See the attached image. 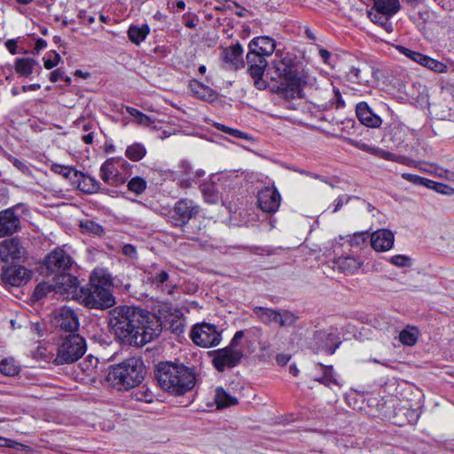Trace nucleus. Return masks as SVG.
Listing matches in <instances>:
<instances>
[{
  "mask_svg": "<svg viewBox=\"0 0 454 454\" xmlns=\"http://www.w3.org/2000/svg\"><path fill=\"white\" fill-rule=\"evenodd\" d=\"M321 366L324 369V374L321 378L317 379V380L320 383H323L329 387H331L332 384L338 385L337 380L334 379L333 374V367L332 366L325 367L323 365H321Z\"/></svg>",
  "mask_w": 454,
  "mask_h": 454,
  "instance_id": "c03bdc74",
  "label": "nucleus"
},
{
  "mask_svg": "<svg viewBox=\"0 0 454 454\" xmlns=\"http://www.w3.org/2000/svg\"><path fill=\"white\" fill-rule=\"evenodd\" d=\"M123 159L111 158L106 160L100 167V177L109 185L116 186L125 182L124 178L119 176V167L127 165Z\"/></svg>",
  "mask_w": 454,
  "mask_h": 454,
  "instance_id": "9b49d317",
  "label": "nucleus"
},
{
  "mask_svg": "<svg viewBox=\"0 0 454 454\" xmlns=\"http://www.w3.org/2000/svg\"><path fill=\"white\" fill-rule=\"evenodd\" d=\"M66 80L70 82V78L65 76V72L60 69H56L51 73L50 81L56 82L58 81Z\"/></svg>",
  "mask_w": 454,
  "mask_h": 454,
  "instance_id": "6e6d98bb",
  "label": "nucleus"
},
{
  "mask_svg": "<svg viewBox=\"0 0 454 454\" xmlns=\"http://www.w3.org/2000/svg\"><path fill=\"white\" fill-rule=\"evenodd\" d=\"M395 49L403 55L406 56L410 59L413 60L418 64L423 63L422 60L425 57L424 54L410 50L403 45H395Z\"/></svg>",
  "mask_w": 454,
  "mask_h": 454,
  "instance_id": "37998d69",
  "label": "nucleus"
},
{
  "mask_svg": "<svg viewBox=\"0 0 454 454\" xmlns=\"http://www.w3.org/2000/svg\"><path fill=\"white\" fill-rule=\"evenodd\" d=\"M215 403L218 409L228 408L238 403V398L231 395L223 387H219L215 389Z\"/></svg>",
  "mask_w": 454,
  "mask_h": 454,
  "instance_id": "7c9ffc66",
  "label": "nucleus"
},
{
  "mask_svg": "<svg viewBox=\"0 0 454 454\" xmlns=\"http://www.w3.org/2000/svg\"><path fill=\"white\" fill-rule=\"evenodd\" d=\"M356 114L359 121L366 127L379 128L382 123L381 118L372 111L366 102L356 105Z\"/></svg>",
  "mask_w": 454,
  "mask_h": 454,
  "instance_id": "b1692460",
  "label": "nucleus"
},
{
  "mask_svg": "<svg viewBox=\"0 0 454 454\" xmlns=\"http://www.w3.org/2000/svg\"><path fill=\"white\" fill-rule=\"evenodd\" d=\"M190 338L195 345L207 348L220 344L222 333L216 325L204 322L192 326Z\"/></svg>",
  "mask_w": 454,
  "mask_h": 454,
  "instance_id": "423d86ee",
  "label": "nucleus"
},
{
  "mask_svg": "<svg viewBox=\"0 0 454 454\" xmlns=\"http://www.w3.org/2000/svg\"><path fill=\"white\" fill-rule=\"evenodd\" d=\"M81 228L84 232H90L97 235H100L103 232L102 226L90 220L81 222Z\"/></svg>",
  "mask_w": 454,
  "mask_h": 454,
  "instance_id": "a18cd8bd",
  "label": "nucleus"
},
{
  "mask_svg": "<svg viewBox=\"0 0 454 454\" xmlns=\"http://www.w3.org/2000/svg\"><path fill=\"white\" fill-rule=\"evenodd\" d=\"M199 212V207L189 200H178L173 209L171 221L176 226L185 225Z\"/></svg>",
  "mask_w": 454,
  "mask_h": 454,
  "instance_id": "f8f14e48",
  "label": "nucleus"
},
{
  "mask_svg": "<svg viewBox=\"0 0 454 454\" xmlns=\"http://www.w3.org/2000/svg\"><path fill=\"white\" fill-rule=\"evenodd\" d=\"M0 372L6 376H13L19 372V367L12 359H4L0 363Z\"/></svg>",
  "mask_w": 454,
  "mask_h": 454,
  "instance_id": "79ce46f5",
  "label": "nucleus"
},
{
  "mask_svg": "<svg viewBox=\"0 0 454 454\" xmlns=\"http://www.w3.org/2000/svg\"><path fill=\"white\" fill-rule=\"evenodd\" d=\"M122 253L129 258H135L137 255V250L135 247L130 244H126L123 246Z\"/></svg>",
  "mask_w": 454,
  "mask_h": 454,
  "instance_id": "4d7b16f0",
  "label": "nucleus"
},
{
  "mask_svg": "<svg viewBox=\"0 0 454 454\" xmlns=\"http://www.w3.org/2000/svg\"><path fill=\"white\" fill-rule=\"evenodd\" d=\"M242 356L243 353L241 350L228 346L216 352L213 364L217 371L223 372L227 367L237 365Z\"/></svg>",
  "mask_w": 454,
  "mask_h": 454,
  "instance_id": "4468645a",
  "label": "nucleus"
},
{
  "mask_svg": "<svg viewBox=\"0 0 454 454\" xmlns=\"http://www.w3.org/2000/svg\"><path fill=\"white\" fill-rule=\"evenodd\" d=\"M401 8L399 0H373L372 10L387 15H395Z\"/></svg>",
  "mask_w": 454,
  "mask_h": 454,
  "instance_id": "c756f323",
  "label": "nucleus"
},
{
  "mask_svg": "<svg viewBox=\"0 0 454 454\" xmlns=\"http://www.w3.org/2000/svg\"><path fill=\"white\" fill-rule=\"evenodd\" d=\"M247 72L254 80V86L259 90L267 87V82L262 79L268 61L263 56L258 55L248 50L247 54Z\"/></svg>",
  "mask_w": 454,
  "mask_h": 454,
  "instance_id": "1a4fd4ad",
  "label": "nucleus"
},
{
  "mask_svg": "<svg viewBox=\"0 0 454 454\" xmlns=\"http://www.w3.org/2000/svg\"><path fill=\"white\" fill-rule=\"evenodd\" d=\"M335 266L345 274H354L362 266L363 262L353 256L339 257L334 261Z\"/></svg>",
  "mask_w": 454,
  "mask_h": 454,
  "instance_id": "bb28decb",
  "label": "nucleus"
},
{
  "mask_svg": "<svg viewBox=\"0 0 454 454\" xmlns=\"http://www.w3.org/2000/svg\"><path fill=\"white\" fill-rule=\"evenodd\" d=\"M72 257L62 248L53 250L45 258V267L49 273L60 275L66 273L74 265Z\"/></svg>",
  "mask_w": 454,
  "mask_h": 454,
  "instance_id": "9d476101",
  "label": "nucleus"
},
{
  "mask_svg": "<svg viewBox=\"0 0 454 454\" xmlns=\"http://www.w3.org/2000/svg\"><path fill=\"white\" fill-rule=\"evenodd\" d=\"M254 314L264 325L278 324L281 327H289L295 324L297 317L289 310H277L264 307H254Z\"/></svg>",
  "mask_w": 454,
  "mask_h": 454,
  "instance_id": "6e6552de",
  "label": "nucleus"
},
{
  "mask_svg": "<svg viewBox=\"0 0 454 454\" xmlns=\"http://www.w3.org/2000/svg\"><path fill=\"white\" fill-rule=\"evenodd\" d=\"M18 209L19 205L0 212V236L12 235L20 229Z\"/></svg>",
  "mask_w": 454,
  "mask_h": 454,
  "instance_id": "6ab92c4d",
  "label": "nucleus"
},
{
  "mask_svg": "<svg viewBox=\"0 0 454 454\" xmlns=\"http://www.w3.org/2000/svg\"><path fill=\"white\" fill-rule=\"evenodd\" d=\"M108 325L111 333L122 343L141 347L160 333L163 322L147 310L118 306L109 311Z\"/></svg>",
  "mask_w": 454,
  "mask_h": 454,
  "instance_id": "f257e3e1",
  "label": "nucleus"
},
{
  "mask_svg": "<svg viewBox=\"0 0 454 454\" xmlns=\"http://www.w3.org/2000/svg\"><path fill=\"white\" fill-rule=\"evenodd\" d=\"M372 154L390 161H396L398 159L395 154L378 147H373L372 150Z\"/></svg>",
  "mask_w": 454,
  "mask_h": 454,
  "instance_id": "09e8293b",
  "label": "nucleus"
},
{
  "mask_svg": "<svg viewBox=\"0 0 454 454\" xmlns=\"http://www.w3.org/2000/svg\"><path fill=\"white\" fill-rule=\"evenodd\" d=\"M371 71L367 66L363 68L352 67L347 74V79L351 82L366 85L369 83Z\"/></svg>",
  "mask_w": 454,
  "mask_h": 454,
  "instance_id": "cd10ccee",
  "label": "nucleus"
},
{
  "mask_svg": "<svg viewBox=\"0 0 454 454\" xmlns=\"http://www.w3.org/2000/svg\"><path fill=\"white\" fill-rule=\"evenodd\" d=\"M388 262L397 267H407L411 264L410 257L403 254H397L389 257Z\"/></svg>",
  "mask_w": 454,
  "mask_h": 454,
  "instance_id": "de8ad7c7",
  "label": "nucleus"
},
{
  "mask_svg": "<svg viewBox=\"0 0 454 454\" xmlns=\"http://www.w3.org/2000/svg\"><path fill=\"white\" fill-rule=\"evenodd\" d=\"M403 178H404L405 180H408L413 184H423L426 186V184H427V179L426 178H423V177H420L419 176H416V175H412V174H410V173H403L402 175Z\"/></svg>",
  "mask_w": 454,
  "mask_h": 454,
  "instance_id": "5fc2aeb1",
  "label": "nucleus"
},
{
  "mask_svg": "<svg viewBox=\"0 0 454 454\" xmlns=\"http://www.w3.org/2000/svg\"><path fill=\"white\" fill-rule=\"evenodd\" d=\"M228 134L229 135H231L235 137H240V138H244V139H248V135L239 130V129H231L230 128L228 129Z\"/></svg>",
  "mask_w": 454,
  "mask_h": 454,
  "instance_id": "680f3d73",
  "label": "nucleus"
},
{
  "mask_svg": "<svg viewBox=\"0 0 454 454\" xmlns=\"http://www.w3.org/2000/svg\"><path fill=\"white\" fill-rule=\"evenodd\" d=\"M145 369L141 359L129 357L113 366L107 375L110 384L119 390L138 386L144 380Z\"/></svg>",
  "mask_w": 454,
  "mask_h": 454,
  "instance_id": "20e7f679",
  "label": "nucleus"
},
{
  "mask_svg": "<svg viewBox=\"0 0 454 454\" xmlns=\"http://www.w3.org/2000/svg\"><path fill=\"white\" fill-rule=\"evenodd\" d=\"M53 59L43 58L44 67L48 70L56 67L61 60V57L56 51H52Z\"/></svg>",
  "mask_w": 454,
  "mask_h": 454,
  "instance_id": "603ef678",
  "label": "nucleus"
},
{
  "mask_svg": "<svg viewBox=\"0 0 454 454\" xmlns=\"http://www.w3.org/2000/svg\"><path fill=\"white\" fill-rule=\"evenodd\" d=\"M127 112L132 116L134 117V119L136 120L137 117L142 113L140 112L139 110L136 109V108H133V107H129L128 106L126 108Z\"/></svg>",
  "mask_w": 454,
  "mask_h": 454,
  "instance_id": "774afa93",
  "label": "nucleus"
},
{
  "mask_svg": "<svg viewBox=\"0 0 454 454\" xmlns=\"http://www.w3.org/2000/svg\"><path fill=\"white\" fill-rule=\"evenodd\" d=\"M276 49V42L270 36H258L248 43V50L264 58L271 56Z\"/></svg>",
  "mask_w": 454,
  "mask_h": 454,
  "instance_id": "5701e85b",
  "label": "nucleus"
},
{
  "mask_svg": "<svg viewBox=\"0 0 454 454\" xmlns=\"http://www.w3.org/2000/svg\"><path fill=\"white\" fill-rule=\"evenodd\" d=\"M56 325L61 330L74 333L78 330L79 320L75 312L70 308H61L55 316Z\"/></svg>",
  "mask_w": 454,
  "mask_h": 454,
  "instance_id": "412c9836",
  "label": "nucleus"
},
{
  "mask_svg": "<svg viewBox=\"0 0 454 454\" xmlns=\"http://www.w3.org/2000/svg\"><path fill=\"white\" fill-rule=\"evenodd\" d=\"M155 376L163 390L176 395H184L195 385L194 373L183 364L160 363Z\"/></svg>",
  "mask_w": 454,
  "mask_h": 454,
  "instance_id": "7ed1b4c3",
  "label": "nucleus"
},
{
  "mask_svg": "<svg viewBox=\"0 0 454 454\" xmlns=\"http://www.w3.org/2000/svg\"><path fill=\"white\" fill-rule=\"evenodd\" d=\"M54 286L55 285L53 286L46 282L39 283L33 292L34 300L39 301L43 299L50 292L55 290Z\"/></svg>",
  "mask_w": 454,
  "mask_h": 454,
  "instance_id": "a19ab883",
  "label": "nucleus"
},
{
  "mask_svg": "<svg viewBox=\"0 0 454 454\" xmlns=\"http://www.w3.org/2000/svg\"><path fill=\"white\" fill-rule=\"evenodd\" d=\"M51 170L67 179H70L73 183L75 177H79V171L68 166L54 163L51 165Z\"/></svg>",
  "mask_w": 454,
  "mask_h": 454,
  "instance_id": "c9c22d12",
  "label": "nucleus"
},
{
  "mask_svg": "<svg viewBox=\"0 0 454 454\" xmlns=\"http://www.w3.org/2000/svg\"><path fill=\"white\" fill-rule=\"evenodd\" d=\"M290 358H291V356L289 355L279 354V355L277 356L276 360H277V363L279 365L284 366V365H286L288 363Z\"/></svg>",
  "mask_w": 454,
  "mask_h": 454,
  "instance_id": "e2e57ef3",
  "label": "nucleus"
},
{
  "mask_svg": "<svg viewBox=\"0 0 454 454\" xmlns=\"http://www.w3.org/2000/svg\"><path fill=\"white\" fill-rule=\"evenodd\" d=\"M201 191L206 202L215 204L221 200V196L213 185H204Z\"/></svg>",
  "mask_w": 454,
  "mask_h": 454,
  "instance_id": "ea45409f",
  "label": "nucleus"
},
{
  "mask_svg": "<svg viewBox=\"0 0 454 454\" xmlns=\"http://www.w3.org/2000/svg\"><path fill=\"white\" fill-rule=\"evenodd\" d=\"M31 278V271L24 266L15 265L3 269L1 279L4 284L20 286Z\"/></svg>",
  "mask_w": 454,
  "mask_h": 454,
  "instance_id": "dca6fc26",
  "label": "nucleus"
},
{
  "mask_svg": "<svg viewBox=\"0 0 454 454\" xmlns=\"http://www.w3.org/2000/svg\"><path fill=\"white\" fill-rule=\"evenodd\" d=\"M25 250L17 239H7L0 243V259L9 262L24 255Z\"/></svg>",
  "mask_w": 454,
  "mask_h": 454,
  "instance_id": "aec40b11",
  "label": "nucleus"
},
{
  "mask_svg": "<svg viewBox=\"0 0 454 454\" xmlns=\"http://www.w3.org/2000/svg\"><path fill=\"white\" fill-rule=\"evenodd\" d=\"M88 361H85L82 364V370L86 372L88 375L91 374L92 371L97 367L98 365V359L93 356H89Z\"/></svg>",
  "mask_w": 454,
  "mask_h": 454,
  "instance_id": "864d4df0",
  "label": "nucleus"
},
{
  "mask_svg": "<svg viewBox=\"0 0 454 454\" xmlns=\"http://www.w3.org/2000/svg\"><path fill=\"white\" fill-rule=\"evenodd\" d=\"M133 398L139 402L152 403L153 395L148 389L138 390L132 395Z\"/></svg>",
  "mask_w": 454,
  "mask_h": 454,
  "instance_id": "3c124183",
  "label": "nucleus"
},
{
  "mask_svg": "<svg viewBox=\"0 0 454 454\" xmlns=\"http://www.w3.org/2000/svg\"><path fill=\"white\" fill-rule=\"evenodd\" d=\"M192 92L199 98L209 100L213 98V91L200 82L193 81L190 84Z\"/></svg>",
  "mask_w": 454,
  "mask_h": 454,
  "instance_id": "f704fd0d",
  "label": "nucleus"
},
{
  "mask_svg": "<svg viewBox=\"0 0 454 454\" xmlns=\"http://www.w3.org/2000/svg\"><path fill=\"white\" fill-rule=\"evenodd\" d=\"M146 154L145 147L139 143H134L126 149L125 155L133 161L142 160Z\"/></svg>",
  "mask_w": 454,
  "mask_h": 454,
  "instance_id": "72a5a7b5",
  "label": "nucleus"
},
{
  "mask_svg": "<svg viewBox=\"0 0 454 454\" xmlns=\"http://www.w3.org/2000/svg\"><path fill=\"white\" fill-rule=\"evenodd\" d=\"M394 242L395 235L387 229L377 230L371 235V246L376 252L390 250L394 246Z\"/></svg>",
  "mask_w": 454,
  "mask_h": 454,
  "instance_id": "4be33fe9",
  "label": "nucleus"
},
{
  "mask_svg": "<svg viewBox=\"0 0 454 454\" xmlns=\"http://www.w3.org/2000/svg\"><path fill=\"white\" fill-rule=\"evenodd\" d=\"M47 46V43L45 40L39 38L35 42V50L39 52L41 50L44 49Z\"/></svg>",
  "mask_w": 454,
  "mask_h": 454,
  "instance_id": "0e129e2a",
  "label": "nucleus"
},
{
  "mask_svg": "<svg viewBox=\"0 0 454 454\" xmlns=\"http://www.w3.org/2000/svg\"><path fill=\"white\" fill-rule=\"evenodd\" d=\"M349 200V197H344V196H339L337 200H335V206L333 210V213L339 211L340 207L345 204L348 203Z\"/></svg>",
  "mask_w": 454,
  "mask_h": 454,
  "instance_id": "bf43d9fd",
  "label": "nucleus"
},
{
  "mask_svg": "<svg viewBox=\"0 0 454 454\" xmlns=\"http://www.w3.org/2000/svg\"><path fill=\"white\" fill-rule=\"evenodd\" d=\"M319 56L321 57V59H323V61L325 63H327L328 59L331 57V53L327 50H325V49H320L319 50Z\"/></svg>",
  "mask_w": 454,
  "mask_h": 454,
  "instance_id": "69168bd1",
  "label": "nucleus"
},
{
  "mask_svg": "<svg viewBox=\"0 0 454 454\" xmlns=\"http://www.w3.org/2000/svg\"><path fill=\"white\" fill-rule=\"evenodd\" d=\"M268 74L270 75L271 81L277 82L272 86L274 91L287 99L302 98V87L307 81L298 76L293 59L287 54L276 53Z\"/></svg>",
  "mask_w": 454,
  "mask_h": 454,
  "instance_id": "f03ea898",
  "label": "nucleus"
},
{
  "mask_svg": "<svg viewBox=\"0 0 454 454\" xmlns=\"http://www.w3.org/2000/svg\"><path fill=\"white\" fill-rule=\"evenodd\" d=\"M223 66L226 69L237 70L245 67L243 59V48L237 43L230 47L224 48L221 53Z\"/></svg>",
  "mask_w": 454,
  "mask_h": 454,
  "instance_id": "f3484780",
  "label": "nucleus"
},
{
  "mask_svg": "<svg viewBox=\"0 0 454 454\" xmlns=\"http://www.w3.org/2000/svg\"><path fill=\"white\" fill-rule=\"evenodd\" d=\"M36 65V61L33 59H18L15 62V71L21 76H29Z\"/></svg>",
  "mask_w": 454,
  "mask_h": 454,
  "instance_id": "2f4dec72",
  "label": "nucleus"
},
{
  "mask_svg": "<svg viewBox=\"0 0 454 454\" xmlns=\"http://www.w3.org/2000/svg\"><path fill=\"white\" fill-rule=\"evenodd\" d=\"M135 121L139 125H143V126H146V127L150 126L153 123V121L151 120V118L148 117L147 115H145V114H143V113H141L137 117V119Z\"/></svg>",
  "mask_w": 454,
  "mask_h": 454,
  "instance_id": "13d9d810",
  "label": "nucleus"
},
{
  "mask_svg": "<svg viewBox=\"0 0 454 454\" xmlns=\"http://www.w3.org/2000/svg\"><path fill=\"white\" fill-rule=\"evenodd\" d=\"M364 240H365L364 234L357 233L353 236L351 242L358 244L360 241L364 242Z\"/></svg>",
  "mask_w": 454,
  "mask_h": 454,
  "instance_id": "338daca9",
  "label": "nucleus"
},
{
  "mask_svg": "<svg viewBox=\"0 0 454 454\" xmlns=\"http://www.w3.org/2000/svg\"><path fill=\"white\" fill-rule=\"evenodd\" d=\"M423 63L420 65L423 67H426L429 68L430 70H433L437 73H446L448 71V67L444 63L436 60L434 59H432L427 55H425L423 60Z\"/></svg>",
  "mask_w": 454,
  "mask_h": 454,
  "instance_id": "4c0bfd02",
  "label": "nucleus"
},
{
  "mask_svg": "<svg viewBox=\"0 0 454 454\" xmlns=\"http://www.w3.org/2000/svg\"><path fill=\"white\" fill-rule=\"evenodd\" d=\"M244 335H245V332L244 331H238L234 334V336H233V338H232L229 347H232L233 348H236V346L238 345L239 340L244 337Z\"/></svg>",
  "mask_w": 454,
  "mask_h": 454,
  "instance_id": "052dcab7",
  "label": "nucleus"
},
{
  "mask_svg": "<svg viewBox=\"0 0 454 454\" xmlns=\"http://www.w3.org/2000/svg\"><path fill=\"white\" fill-rule=\"evenodd\" d=\"M149 31L147 25L142 27L131 26L128 30L129 38L132 43L139 44L146 38Z\"/></svg>",
  "mask_w": 454,
  "mask_h": 454,
  "instance_id": "473e14b6",
  "label": "nucleus"
},
{
  "mask_svg": "<svg viewBox=\"0 0 454 454\" xmlns=\"http://www.w3.org/2000/svg\"><path fill=\"white\" fill-rule=\"evenodd\" d=\"M79 303L90 309H107L114 304L112 293L98 291L90 286L81 287L76 300Z\"/></svg>",
  "mask_w": 454,
  "mask_h": 454,
  "instance_id": "0eeeda50",
  "label": "nucleus"
},
{
  "mask_svg": "<svg viewBox=\"0 0 454 454\" xmlns=\"http://www.w3.org/2000/svg\"><path fill=\"white\" fill-rule=\"evenodd\" d=\"M127 186L129 192L140 195L145 191L147 184L144 178L135 176L129 181Z\"/></svg>",
  "mask_w": 454,
  "mask_h": 454,
  "instance_id": "58836bf2",
  "label": "nucleus"
},
{
  "mask_svg": "<svg viewBox=\"0 0 454 454\" xmlns=\"http://www.w3.org/2000/svg\"><path fill=\"white\" fill-rule=\"evenodd\" d=\"M54 288L57 293L65 295L66 299L77 300L80 290L78 280L71 274L58 275Z\"/></svg>",
  "mask_w": 454,
  "mask_h": 454,
  "instance_id": "a211bd4d",
  "label": "nucleus"
},
{
  "mask_svg": "<svg viewBox=\"0 0 454 454\" xmlns=\"http://www.w3.org/2000/svg\"><path fill=\"white\" fill-rule=\"evenodd\" d=\"M281 201L280 193L275 187H264L257 195V203L262 211L269 214L275 213Z\"/></svg>",
  "mask_w": 454,
  "mask_h": 454,
  "instance_id": "2eb2a0df",
  "label": "nucleus"
},
{
  "mask_svg": "<svg viewBox=\"0 0 454 454\" xmlns=\"http://www.w3.org/2000/svg\"><path fill=\"white\" fill-rule=\"evenodd\" d=\"M147 282L161 293L172 294L176 288V285L171 283L168 272L161 268L152 267L147 273Z\"/></svg>",
  "mask_w": 454,
  "mask_h": 454,
  "instance_id": "ddd939ff",
  "label": "nucleus"
},
{
  "mask_svg": "<svg viewBox=\"0 0 454 454\" xmlns=\"http://www.w3.org/2000/svg\"><path fill=\"white\" fill-rule=\"evenodd\" d=\"M86 349L85 340L81 335L69 334L59 344L54 362L57 364L74 363L85 354Z\"/></svg>",
  "mask_w": 454,
  "mask_h": 454,
  "instance_id": "39448f33",
  "label": "nucleus"
},
{
  "mask_svg": "<svg viewBox=\"0 0 454 454\" xmlns=\"http://www.w3.org/2000/svg\"><path fill=\"white\" fill-rule=\"evenodd\" d=\"M88 286L98 289L101 293L103 291L111 293L113 284L110 275L105 270L98 269L92 272Z\"/></svg>",
  "mask_w": 454,
  "mask_h": 454,
  "instance_id": "393cba45",
  "label": "nucleus"
},
{
  "mask_svg": "<svg viewBox=\"0 0 454 454\" xmlns=\"http://www.w3.org/2000/svg\"><path fill=\"white\" fill-rule=\"evenodd\" d=\"M399 340L406 346H413L418 340V331L415 328L403 329L399 334Z\"/></svg>",
  "mask_w": 454,
  "mask_h": 454,
  "instance_id": "e433bc0d",
  "label": "nucleus"
},
{
  "mask_svg": "<svg viewBox=\"0 0 454 454\" xmlns=\"http://www.w3.org/2000/svg\"><path fill=\"white\" fill-rule=\"evenodd\" d=\"M426 186L436 191L437 192L451 195L454 193V189L441 183H436L427 179Z\"/></svg>",
  "mask_w": 454,
  "mask_h": 454,
  "instance_id": "49530a36",
  "label": "nucleus"
},
{
  "mask_svg": "<svg viewBox=\"0 0 454 454\" xmlns=\"http://www.w3.org/2000/svg\"><path fill=\"white\" fill-rule=\"evenodd\" d=\"M368 16L374 24L380 26L387 34L393 32V25L392 22L390 21V19L394 15H387L385 13H381L379 11L372 9L371 11L368 12Z\"/></svg>",
  "mask_w": 454,
  "mask_h": 454,
  "instance_id": "c85d7f7f",
  "label": "nucleus"
},
{
  "mask_svg": "<svg viewBox=\"0 0 454 454\" xmlns=\"http://www.w3.org/2000/svg\"><path fill=\"white\" fill-rule=\"evenodd\" d=\"M333 94H334V101L330 102L327 106H325L326 108H340L343 107L345 105L344 100L342 99L341 93L339 89L336 87H333Z\"/></svg>",
  "mask_w": 454,
  "mask_h": 454,
  "instance_id": "8fccbe9b",
  "label": "nucleus"
},
{
  "mask_svg": "<svg viewBox=\"0 0 454 454\" xmlns=\"http://www.w3.org/2000/svg\"><path fill=\"white\" fill-rule=\"evenodd\" d=\"M74 184L77 188L86 193H96L100 190V183L92 176H86L79 171V177H75Z\"/></svg>",
  "mask_w": 454,
  "mask_h": 454,
  "instance_id": "a878e982",
  "label": "nucleus"
}]
</instances>
